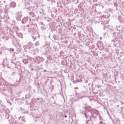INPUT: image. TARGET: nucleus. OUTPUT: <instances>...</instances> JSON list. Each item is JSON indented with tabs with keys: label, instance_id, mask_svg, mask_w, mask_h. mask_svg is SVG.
Returning <instances> with one entry per match:
<instances>
[{
	"label": "nucleus",
	"instance_id": "nucleus-7",
	"mask_svg": "<svg viewBox=\"0 0 124 124\" xmlns=\"http://www.w3.org/2000/svg\"><path fill=\"white\" fill-rule=\"evenodd\" d=\"M44 62V58L42 57H40L39 56H36L35 58V63H37L39 64L40 62Z\"/></svg>",
	"mask_w": 124,
	"mask_h": 124
},
{
	"label": "nucleus",
	"instance_id": "nucleus-20",
	"mask_svg": "<svg viewBox=\"0 0 124 124\" xmlns=\"http://www.w3.org/2000/svg\"><path fill=\"white\" fill-rule=\"evenodd\" d=\"M37 37H39V35L38 34H34L32 36V38H33V41H35V40L37 38Z\"/></svg>",
	"mask_w": 124,
	"mask_h": 124
},
{
	"label": "nucleus",
	"instance_id": "nucleus-31",
	"mask_svg": "<svg viewBox=\"0 0 124 124\" xmlns=\"http://www.w3.org/2000/svg\"><path fill=\"white\" fill-rule=\"evenodd\" d=\"M11 63L12 64H13L14 67H16V64L14 62H13V61L12 60H10Z\"/></svg>",
	"mask_w": 124,
	"mask_h": 124
},
{
	"label": "nucleus",
	"instance_id": "nucleus-35",
	"mask_svg": "<svg viewBox=\"0 0 124 124\" xmlns=\"http://www.w3.org/2000/svg\"><path fill=\"white\" fill-rule=\"evenodd\" d=\"M39 45H40V44H39V42L38 41L36 42L35 43V46H39Z\"/></svg>",
	"mask_w": 124,
	"mask_h": 124
},
{
	"label": "nucleus",
	"instance_id": "nucleus-38",
	"mask_svg": "<svg viewBox=\"0 0 124 124\" xmlns=\"http://www.w3.org/2000/svg\"><path fill=\"white\" fill-rule=\"evenodd\" d=\"M114 6H115V7H116V8H117V6H118V3H114Z\"/></svg>",
	"mask_w": 124,
	"mask_h": 124
},
{
	"label": "nucleus",
	"instance_id": "nucleus-44",
	"mask_svg": "<svg viewBox=\"0 0 124 124\" xmlns=\"http://www.w3.org/2000/svg\"><path fill=\"white\" fill-rule=\"evenodd\" d=\"M7 65H8V67L10 68V67H11L10 66L9 63L7 62Z\"/></svg>",
	"mask_w": 124,
	"mask_h": 124
},
{
	"label": "nucleus",
	"instance_id": "nucleus-19",
	"mask_svg": "<svg viewBox=\"0 0 124 124\" xmlns=\"http://www.w3.org/2000/svg\"><path fill=\"white\" fill-rule=\"evenodd\" d=\"M118 20L120 21V23L122 24L123 22H124V17L122 16H118Z\"/></svg>",
	"mask_w": 124,
	"mask_h": 124
},
{
	"label": "nucleus",
	"instance_id": "nucleus-26",
	"mask_svg": "<svg viewBox=\"0 0 124 124\" xmlns=\"http://www.w3.org/2000/svg\"><path fill=\"white\" fill-rule=\"evenodd\" d=\"M49 54V49H48V47L46 48V50L43 52V55H45V56H46V55H48Z\"/></svg>",
	"mask_w": 124,
	"mask_h": 124
},
{
	"label": "nucleus",
	"instance_id": "nucleus-24",
	"mask_svg": "<svg viewBox=\"0 0 124 124\" xmlns=\"http://www.w3.org/2000/svg\"><path fill=\"white\" fill-rule=\"evenodd\" d=\"M29 114L31 115V116H32V117H34V111L33 110H30L29 112Z\"/></svg>",
	"mask_w": 124,
	"mask_h": 124
},
{
	"label": "nucleus",
	"instance_id": "nucleus-57",
	"mask_svg": "<svg viewBox=\"0 0 124 124\" xmlns=\"http://www.w3.org/2000/svg\"><path fill=\"white\" fill-rule=\"evenodd\" d=\"M100 40H102V37H100Z\"/></svg>",
	"mask_w": 124,
	"mask_h": 124
},
{
	"label": "nucleus",
	"instance_id": "nucleus-55",
	"mask_svg": "<svg viewBox=\"0 0 124 124\" xmlns=\"http://www.w3.org/2000/svg\"><path fill=\"white\" fill-rule=\"evenodd\" d=\"M88 86H92V83H89Z\"/></svg>",
	"mask_w": 124,
	"mask_h": 124
},
{
	"label": "nucleus",
	"instance_id": "nucleus-61",
	"mask_svg": "<svg viewBox=\"0 0 124 124\" xmlns=\"http://www.w3.org/2000/svg\"><path fill=\"white\" fill-rule=\"evenodd\" d=\"M15 101H18V100L16 98V99H15Z\"/></svg>",
	"mask_w": 124,
	"mask_h": 124
},
{
	"label": "nucleus",
	"instance_id": "nucleus-1",
	"mask_svg": "<svg viewBox=\"0 0 124 124\" xmlns=\"http://www.w3.org/2000/svg\"><path fill=\"white\" fill-rule=\"evenodd\" d=\"M13 84H11L7 81H0V89L1 91L6 92V91H11Z\"/></svg>",
	"mask_w": 124,
	"mask_h": 124
},
{
	"label": "nucleus",
	"instance_id": "nucleus-50",
	"mask_svg": "<svg viewBox=\"0 0 124 124\" xmlns=\"http://www.w3.org/2000/svg\"><path fill=\"white\" fill-rule=\"evenodd\" d=\"M12 43H13V45H15V44L14 41L13 40L12 41Z\"/></svg>",
	"mask_w": 124,
	"mask_h": 124
},
{
	"label": "nucleus",
	"instance_id": "nucleus-43",
	"mask_svg": "<svg viewBox=\"0 0 124 124\" xmlns=\"http://www.w3.org/2000/svg\"><path fill=\"white\" fill-rule=\"evenodd\" d=\"M84 82L85 84H87L88 83V79H85Z\"/></svg>",
	"mask_w": 124,
	"mask_h": 124
},
{
	"label": "nucleus",
	"instance_id": "nucleus-30",
	"mask_svg": "<svg viewBox=\"0 0 124 124\" xmlns=\"http://www.w3.org/2000/svg\"><path fill=\"white\" fill-rule=\"evenodd\" d=\"M46 59L48 61H51V60L53 59V57H52L51 56H46Z\"/></svg>",
	"mask_w": 124,
	"mask_h": 124
},
{
	"label": "nucleus",
	"instance_id": "nucleus-47",
	"mask_svg": "<svg viewBox=\"0 0 124 124\" xmlns=\"http://www.w3.org/2000/svg\"><path fill=\"white\" fill-rule=\"evenodd\" d=\"M54 12H55V13H56V12H58V9H54Z\"/></svg>",
	"mask_w": 124,
	"mask_h": 124
},
{
	"label": "nucleus",
	"instance_id": "nucleus-51",
	"mask_svg": "<svg viewBox=\"0 0 124 124\" xmlns=\"http://www.w3.org/2000/svg\"><path fill=\"white\" fill-rule=\"evenodd\" d=\"M122 118H123V119H124V113H123V115H122Z\"/></svg>",
	"mask_w": 124,
	"mask_h": 124
},
{
	"label": "nucleus",
	"instance_id": "nucleus-3",
	"mask_svg": "<svg viewBox=\"0 0 124 124\" xmlns=\"http://www.w3.org/2000/svg\"><path fill=\"white\" fill-rule=\"evenodd\" d=\"M98 113H93L92 115H89L86 117V122L87 124H93L95 123V120L97 118Z\"/></svg>",
	"mask_w": 124,
	"mask_h": 124
},
{
	"label": "nucleus",
	"instance_id": "nucleus-54",
	"mask_svg": "<svg viewBox=\"0 0 124 124\" xmlns=\"http://www.w3.org/2000/svg\"><path fill=\"white\" fill-rule=\"evenodd\" d=\"M117 122L119 123V122H120V119L117 118Z\"/></svg>",
	"mask_w": 124,
	"mask_h": 124
},
{
	"label": "nucleus",
	"instance_id": "nucleus-49",
	"mask_svg": "<svg viewBox=\"0 0 124 124\" xmlns=\"http://www.w3.org/2000/svg\"><path fill=\"white\" fill-rule=\"evenodd\" d=\"M64 117H65V118H67V115H64Z\"/></svg>",
	"mask_w": 124,
	"mask_h": 124
},
{
	"label": "nucleus",
	"instance_id": "nucleus-4",
	"mask_svg": "<svg viewBox=\"0 0 124 124\" xmlns=\"http://www.w3.org/2000/svg\"><path fill=\"white\" fill-rule=\"evenodd\" d=\"M0 115L2 118H5V119H9V123L10 122H11L12 121H13V116H12L11 115H10L9 113L7 112H5V110L2 109H0Z\"/></svg>",
	"mask_w": 124,
	"mask_h": 124
},
{
	"label": "nucleus",
	"instance_id": "nucleus-13",
	"mask_svg": "<svg viewBox=\"0 0 124 124\" xmlns=\"http://www.w3.org/2000/svg\"><path fill=\"white\" fill-rule=\"evenodd\" d=\"M75 94L76 95V97H77L78 99H82V98H84L80 93H77L76 92Z\"/></svg>",
	"mask_w": 124,
	"mask_h": 124
},
{
	"label": "nucleus",
	"instance_id": "nucleus-22",
	"mask_svg": "<svg viewBox=\"0 0 124 124\" xmlns=\"http://www.w3.org/2000/svg\"><path fill=\"white\" fill-rule=\"evenodd\" d=\"M21 111L22 112V113H24V114H29V111H28V110H26V109L23 108H21Z\"/></svg>",
	"mask_w": 124,
	"mask_h": 124
},
{
	"label": "nucleus",
	"instance_id": "nucleus-21",
	"mask_svg": "<svg viewBox=\"0 0 124 124\" xmlns=\"http://www.w3.org/2000/svg\"><path fill=\"white\" fill-rule=\"evenodd\" d=\"M10 7H12L13 8H14L15 7H16V3L15 2H12L10 4Z\"/></svg>",
	"mask_w": 124,
	"mask_h": 124
},
{
	"label": "nucleus",
	"instance_id": "nucleus-42",
	"mask_svg": "<svg viewBox=\"0 0 124 124\" xmlns=\"http://www.w3.org/2000/svg\"><path fill=\"white\" fill-rule=\"evenodd\" d=\"M81 15H82V16H85V15H86V14H85L83 12H82L81 13Z\"/></svg>",
	"mask_w": 124,
	"mask_h": 124
},
{
	"label": "nucleus",
	"instance_id": "nucleus-8",
	"mask_svg": "<svg viewBox=\"0 0 124 124\" xmlns=\"http://www.w3.org/2000/svg\"><path fill=\"white\" fill-rule=\"evenodd\" d=\"M26 29H27L29 32H31V31H35V27H34V24H32L31 25H27L26 26Z\"/></svg>",
	"mask_w": 124,
	"mask_h": 124
},
{
	"label": "nucleus",
	"instance_id": "nucleus-17",
	"mask_svg": "<svg viewBox=\"0 0 124 124\" xmlns=\"http://www.w3.org/2000/svg\"><path fill=\"white\" fill-rule=\"evenodd\" d=\"M15 99V97H12L10 100H9L8 99H7V102L9 103L10 106H11L12 105L11 102H13V101Z\"/></svg>",
	"mask_w": 124,
	"mask_h": 124
},
{
	"label": "nucleus",
	"instance_id": "nucleus-34",
	"mask_svg": "<svg viewBox=\"0 0 124 124\" xmlns=\"http://www.w3.org/2000/svg\"><path fill=\"white\" fill-rule=\"evenodd\" d=\"M89 48L90 49H94V48H95V46H94V45H93L92 46H90Z\"/></svg>",
	"mask_w": 124,
	"mask_h": 124
},
{
	"label": "nucleus",
	"instance_id": "nucleus-62",
	"mask_svg": "<svg viewBox=\"0 0 124 124\" xmlns=\"http://www.w3.org/2000/svg\"><path fill=\"white\" fill-rule=\"evenodd\" d=\"M100 124H103V122H100Z\"/></svg>",
	"mask_w": 124,
	"mask_h": 124
},
{
	"label": "nucleus",
	"instance_id": "nucleus-39",
	"mask_svg": "<svg viewBox=\"0 0 124 124\" xmlns=\"http://www.w3.org/2000/svg\"><path fill=\"white\" fill-rule=\"evenodd\" d=\"M10 51H11V52H14V49L13 48H10Z\"/></svg>",
	"mask_w": 124,
	"mask_h": 124
},
{
	"label": "nucleus",
	"instance_id": "nucleus-53",
	"mask_svg": "<svg viewBox=\"0 0 124 124\" xmlns=\"http://www.w3.org/2000/svg\"><path fill=\"white\" fill-rule=\"evenodd\" d=\"M2 54V51L0 50V55H1Z\"/></svg>",
	"mask_w": 124,
	"mask_h": 124
},
{
	"label": "nucleus",
	"instance_id": "nucleus-40",
	"mask_svg": "<svg viewBox=\"0 0 124 124\" xmlns=\"http://www.w3.org/2000/svg\"><path fill=\"white\" fill-rule=\"evenodd\" d=\"M78 37H81V33H80V32H78Z\"/></svg>",
	"mask_w": 124,
	"mask_h": 124
},
{
	"label": "nucleus",
	"instance_id": "nucleus-45",
	"mask_svg": "<svg viewBox=\"0 0 124 124\" xmlns=\"http://www.w3.org/2000/svg\"><path fill=\"white\" fill-rule=\"evenodd\" d=\"M121 27V24L116 25V28H120Z\"/></svg>",
	"mask_w": 124,
	"mask_h": 124
},
{
	"label": "nucleus",
	"instance_id": "nucleus-48",
	"mask_svg": "<svg viewBox=\"0 0 124 124\" xmlns=\"http://www.w3.org/2000/svg\"><path fill=\"white\" fill-rule=\"evenodd\" d=\"M49 62V60H47L46 61V63H48Z\"/></svg>",
	"mask_w": 124,
	"mask_h": 124
},
{
	"label": "nucleus",
	"instance_id": "nucleus-14",
	"mask_svg": "<svg viewBox=\"0 0 124 124\" xmlns=\"http://www.w3.org/2000/svg\"><path fill=\"white\" fill-rule=\"evenodd\" d=\"M28 20H29V17L28 16L25 17L22 19L21 21V23H22V24H26V23H27V22H28Z\"/></svg>",
	"mask_w": 124,
	"mask_h": 124
},
{
	"label": "nucleus",
	"instance_id": "nucleus-27",
	"mask_svg": "<svg viewBox=\"0 0 124 124\" xmlns=\"http://www.w3.org/2000/svg\"><path fill=\"white\" fill-rule=\"evenodd\" d=\"M20 83V80H16V82H15L14 85L13 84V86H18V85H19Z\"/></svg>",
	"mask_w": 124,
	"mask_h": 124
},
{
	"label": "nucleus",
	"instance_id": "nucleus-63",
	"mask_svg": "<svg viewBox=\"0 0 124 124\" xmlns=\"http://www.w3.org/2000/svg\"><path fill=\"white\" fill-rule=\"evenodd\" d=\"M74 36H75V35H76V33H75L74 34Z\"/></svg>",
	"mask_w": 124,
	"mask_h": 124
},
{
	"label": "nucleus",
	"instance_id": "nucleus-46",
	"mask_svg": "<svg viewBox=\"0 0 124 124\" xmlns=\"http://www.w3.org/2000/svg\"><path fill=\"white\" fill-rule=\"evenodd\" d=\"M6 19L7 20H8V19H9V16H6Z\"/></svg>",
	"mask_w": 124,
	"mask_h": 124
},
{
	"label": "nucleus",
	"instance_id": "nucleus-60",
	"mask_svg": "<svg viewBox=\"0 0 124 124\" xmlns=\"http://www.w3.org/2000/svg\"><path fill=\"white\" fill-rule=\"evenodd\" d=\"M93 1H94L95 2V1H97V0H93Z\"/></svg>",
	"mask_w": 124,
	"mask_h": 124
},
{
	"label": "nucleus",
	"instance_id": "nucleus-58",
	"mask_svg": "<svg viewBox=\"0 0 124 124\" xmlns=\"http://www.w3.org/2000/svg\"><path fill=\"white\" fill-rule=\"evenodd\" d=\"M41 25H42V26H43V22H40Z\"/></svg>",
	"mask_w": 124,
	"mask_h": 124
},
{
	"label": "nucleus",
	"instance_id": "nucleus-10",
	"mask_svg": "<svg viewBox=\"0 0 124 124\" xmlns=\"http://www.w3.org/2000/svg\"><path fill=\"white\" fill-rule=\"evenodd\" d=\"M101 22L102 26H105V28H108V27H109V25H108V24L109 23V22L107 20L102 19V21H101Z\"/></svg>",
	"mask_w": 124,
	"mask_h": 124
},
{
	"label": "nucleus",
	"instance_id": "nucleus-5",
	"mask_svg": "<svg viewBox=\"0 0 124 124\" xmlns=\"http://www.w3.org/2000/svg\"><path fill=\"white\" fill-rule=\"evenodd\" d=\"M93 110L92 107L90 106H85V111L83 114L85 115V117H88L93 115Z\"/></svg>",
	"mask_w": 124,
	"mask_h": 124
},
{
	"label": "nucleus",
	"instance_id": "nucleus-16",
	"mask_svg": "<svg viewBox=\"0 0 124 124\" xmlns=\"http://www.w3.org/2000/svg\"><path fill=\"white\" fill-rule=\"evenodd\" d=\"M28 6H30V4L25 3V7H26V9H27V10H29V11H31L32 10V8H31V7H28Z\"/></svg>",
	"mask_w": 124,
	"mask_h": 124
},
{
	"label": "nucleus",
	"instance_id": "nucleus-52",
	"mask_svg": "<svg viewBox=\"0 0 124 124\" xmlns=\"http://www.w3.org/2000/svg\"><path fill=\"white\" fill-rule=\"evenodd\" d=\"M68 42V41H66L64 42V43H65V44H66V43H67Z\"/></svg>",
	"mask_w": 124,
	"mask_h": 124
},
{
	"label": "nucleus",
	"instance_id": "nucleus-28",
	"mask_svg": "<svg viewBox=\"0 0 124 124\" xmlns=\"http://www.w3.org/2000/svg\"><path fill=\"white\" fill-rule=\"evenodd\" d=\"M53 38L54 39V40L57 41V40H59V36L57 35H53Z\"/></svg>",
	"mask_w": 124,
	"mask_h": 124
},
{
	"label": "nucleus",
	"instance_id": "nucleus-9",
	"mask_svg": "<svg viewBox=\"0 0 124 124\" xmlns=\"http://www.w3.org/2000/svg\"><path fill=\"white\" fill-rule=\"evenodd\" d=\"M97 47L99 49H101V50H104V46L103 45V43L101 41H99L97 43Z\"/></svg>",
	"mask_w": 124,
	"mask_h": 124
},
{
	"label": "nucleus",
	"instance_id": "nucleus-25",
	"mask_svg": "<svg viewBox=\"0 0 124 124\" xmlns=\"http://www.w3.org/2000/svg\"><path fill=\"white\" fill-rule=\"evenodd\" d=\"M22 61L24 64H28L29 63V61L27 59H23Z\"/></svg>",
	"mask_w": 124,
	"mask_h": 124
},
{
	"label": "nucleus",
	"instance_id": "nucleus-59",
	"mask_svg": "<svg viewBox=\"0 0 124 124\" xmlns=\"http://www.w3.org/2000/svg\"><path fill=\"white\" fill-rule=\"evenodd\" d=\"M75 89L76 90H77V89H78V87H75Z\"/></svg>",
	"mask_w": 124,
	"mask_h": 124
},
{
	"label": "nucleus",
	"instance_id": "nucleus-36",
	"mask_svg": "<svg viewBox=\"0 0 124 124\" xmlns=\"http://www.w3.org/2000/svg\"><path fill=\"white\" fill-rule=\"evenodd\" d=\"M26 57H28V58H27L28 60H29V61H31V60H32V58L31 57H29L28 55H26Z\"/></svg>",
	"mask_w": 124,
	"mask_h": 124
},
{
	"label": "nucleus",
	"instance_id": "nucleus-64",
	"mask_svg": "<svg viewBox=\"0 0 124 124\" xmlns=\"http://www.w3.org/2000/svg\"><path fill=\"white\" fill-rule=\"evenodd\" d=\"M6 40H8V37H7V38H6Z\"/></svg>",
	"mask_w": 124,
	"mask_h": 124
},
{
	"label": "nucleus",
	"instance_id": "nucleus-56",
	"mask_svg": "<svg viewBox=\"0 0 124 124\" xmlns=\"http://www.w3.org/2000/svg\"><path fill=\"white\" fill-rule=\"evenodd\" d=\"M44 72H47V70H44Z\"/></svg>",
	"mask_w": 124,
	"mask_h": 124
},
{
	"label": "nucleus",
	"instance_id": "nucleus-32",
	"mask_svg": "<svg viewBox=\"0 0 124 124\" xmlns=\"http://www.w3.org/2000/svg\"><path fill=\"white\" fill-rule=\"evenodd\" d=\"M18 36V37H19L20 38H23V33H19Z\"/></svg>",
	"mask_w": 124,
	"mask_h": 124
},
{
	"label": "nucleus",
	"instance_id": "nucleus-18",
	"mask_svg": "<svg viewBox=\"0 0 124 124\" xmlns=\"http://www.w3.org/2000/svg\"><path fill=\"white\" fill-rule=\"evenodd\" d=\"M19 122H22V123H25L26 122V117L25 116L21 117L20 116L19 118Z\"/></svg>",
	"mask_w": 124,
	"mask_h": 124
},
{
	"label": "nucleus",
	"instance_id": "nucleus-15",
	"mask_svg": "<svg viewBox=\"0 0 124 124\" xmlns=\"http://www.w3.org/2000/svg\"><path fill=\"white\" fill-rule=\"evenodd\" d=\"M13 120H11V122H9V124H19V123H18V121H17L16 120H15V119L14 118V117H13Z\"/></svg>",
	"mask_w": 124,
	"mask_h": 124
},
{
	"label": "nucleus",
	"instance_id": "nucleus-33",
	"mask_svg": "<svg viewBox=\"0 0 124 124\" xmlns=\"http://www.w3.org/2000/svg\"><path fill=\"white\" fill-rule=\"evenodd\" d=\"M74 82L75 83H77V82H82V80L81 79H77L76 80H74Z\"/></svg>",
	"mask_w": 124,
	"mask_h": 124
},
{
	"label": "nucleus",
	"instance_id": "nucleus-6",
	"mask_svg": "<svg viewBox=\"0 0 124 124\" xmlns=\"http://www.w3.org/2000/svg\"><path fill=\"white\" fill-rule=\"evenodd\" d=\"M29 14H30V20H34V19H36L38 17H39L38 15V12L35 10H33L31 12H29Z\"/></svg>",
	"mask_w": 124,
	"mask_h": 124
},
{
	"label": "nucleus",
	"instance_id": "nucleus-12",
	"mask_svg": "<svg viewBox=\"0 0 124 124\" xmlns=\"http://www.w3.org/2000/svg\"><path fill=\"white\" fill-rule=\"evenodd\" d=\"M25 46H26V48H27V49H31V48H32L33 47V44H32V43H31V42H29Z\"/></svg>",
	"mask_w": 124,
	"mask_h": 124
},
{
	"label": "nucleus",
	"instance_id": "nucleus-41",
	"mask_svg": "<svg viewBox=\"0 0 124 124\" xmlns=\"http://www.w3.org/2000/svg\"><path fill=\"white\" fill-rule=\"evenodd\" d=\"M94 23L95 24H97V23H99V21L97 20H94Z\"/></svg>",
	"mask_w": 124,
	"mask_h": 124
},
{
	"label": "nucleus",
	"instance_id": "nucleus-11",
	"mask_svg": "<svg viewBox=\"0 0 124 124\" xmlns=\"http://www.w3.org/2000/svg\"><path fill=\"white\" fill-rule=\"evenodd\" d=\"M23 16L22 12H19L16 16V19L17 21H21V17Z\"/></svg>",
	"mask_w": 124,
	"mask_h": 124
},
{
	"label": "nucleus",
	"instance_id": "nucleus-23",
	"mask_svg": "<svg viewBox=\"0 0 124 124\" xmlns=\"http://www.w3.org/2000/svg\"><path fill=\"white\" fill-rule=\"evenodd\" d=\"M80 93L81 94L82 96L83 97H86V92L81 91Z\"/></svg>",
	"mask_w": 124,
	"mask_h": 124
},
{
	"label": "nucleus",
	"instance_id": "nucleus-37",
	"mask_svg": "<svg viewBox=\"0 0 124 124\" xmlns=\"http://www.w3.org/2000/svg\"><path fill=\"white\" fill-rule=\"evenodd\" d=\"M12 37H13V39H14V40H16V37H15L14 35H12Z\"/></svg>",
	"mask_w": 124,
	"mask_h": 124
},
{
	"label": "nucleus",
	"instance_id": "nucleus-29",
	"mask_svg": "<svg viewBox=\"0 0 124 124\" xmlns=\"http://www.w3.org/2000/svg\"><path fill=\"white\" fill-rule=\"evenodd\" d=\"M31 97V95H30L29 94H26L25 95V98L26 99H30Z\"/></svg>",
	"mask_w": 124,
	"mask_h": 124
},
{
	"label": "nucleus",
	"instance_id": "nucleus-2",
	"mask_svg": "<svg viewBox=\"0 0 124 124\" xmlns=\"http://www.w3.org/2000/svg\"><path fill=\"white\" fill-rule=\"evenodd\" d=\"M113 36L114 39L111 40V42L115 43L114 45V47H116L118 43H119V41H120V38H122L123 36L119 30H117V32H113Z\"/></svg>",
	"mask_w": 124,
	"mask_h": 124
}]
</instances>
